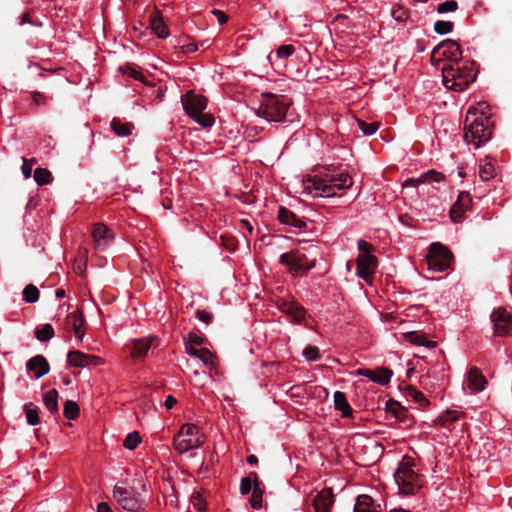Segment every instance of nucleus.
<instances>
[{
  "label": "nucleus",
  "instance_id": "obj_1",
  "mask_svg": "<svg viewBox=\"0 0 512 512\" xmlns=\"http://www.w3.org/2000/svg\"><path fill=\"white\" fill-rule=\"evenodd\" d=\"M336 167L330 165L327 173L322 176H314L304 181L305 189L309 193L314 192V196L332 197L336 195L337 190H346L353 185V179L350 174L345 172L335 173Z\"/></svg>",
  "mask_w": 512,
  "mask_h": 512
},
{
  "label": "nucleus",
  "instance_id": "obj_2",
  "mask_svg": "<svg viewBox=\"0 0 512 512\" xmlns=\"http://www.w3.org/2000/svg\"><path fill=\"white\" fill-rule=\"evenodd\" d=\"M443 84L447 89L463 91L476 79L474 62L458 60L441 67Z\"/></svg>",
  "mask_w": 512,
  "mask_h": 512
},
{
  "label": "nucleus",
  "instance_id": "obj_3",
  "mask_svg": "<svg viewBox=\"0 0 512 512\" xmlns=\"http://www.w3.org/2000/svg\"><path fill=\"white\" fill-rule=\"evenodd\" d=\"M292 104L285 95L266 93L261 95L257 115L269 122H283L288 115V109Z\"/></svg>",
  "mask_w": 512,
  "mask_h": 512
},
{
  "label": "nucleus",
  "instance_id": "obj_4",
  "mask_svg": "<svg viewBox=\"0 0 512 512\" xmlns=\"http://www.w3.org/2000/svg\"><path fill=\"white\" fill-rule=\"evenodd\" d=\"M464 139L468 143H473L476 148L487 142L492 135L489 126V119L481 113L469 111L464 123Z\"/></svg>",
  "mask_w": 512,
  "mask_h": 512
},
{
  "label": "nucleus",
  "instance_id": "obj_5",
  "mask_svg": "<svg viewBox=\"0 0 512 512\" xmlns=\"http://www.w3.org/2000/svg\"><path fill=\"white\" fill-rule=\"evenodd\" d=\"M412 460L404 457L398 464L394 473V479L398 485L400 494L415 495L422 487L420 476L412 469Z\"/></svg>",
  "mask_w": 512,
  "mask_h": 512
},
{
  "label": "nucleus",
  "instance_id": "obj_6",
  "mask_svg": "<svg viewBox=\"0 0 512 512\" xmlns=\"http://www.w3.org/2000/svg\"><path fill=\"white\" fill-rule=\"evenodd\" d=\"M203 434L195 424L186 423L174 436L173 446L179 453L199 448L203 444Z\"/></svg>",
  "mask_w": 512,
  "mask_h": 512
},
{
  "label": "nucleus",
  "instance_id": "obj_7",
  "mask_svg": "<svg viewBox=\"0 0 512 512\" xmlns=\"http://www.w3.org/2000/svg\"><path fill=\"white\" fill-rule=\"evenodd\" d=\"M359 255L356 259L357 275L365 281L371 278L377 267V258L371 255L372 245L365 240L358 241Z\"/></svg>",
  "mask_w": 512,
  "mask_h": 512
},
{
  "label": "nucleus",
  "instance_id": "obj_8",
  "mask_svg": "<svg viewBox=\"0 0 512 512\" xmlns=\"http://www.w3.org/2000/svg\"><path fill=\"white\" fill-rule=\"evenodd\" d=\"M113 498L123 510L129 512H139L143 506L140 493L133 487L116 484L113 488Z\"/></svg>",
  "mask_w": 512,
  "mask_h": 512
},
{
  "label": "nucleus",
  "instance_id": "obj_9",
  "mask_svg": "<svg viewBox=\"0 0 512 512\" xmlns=\"http://www.w3.org/2000/svg\"><path fill=\"white\" fill-rule=\"evenodd\" d=\"M462 51L457 41L453 39H445L441 41L436 47H434L431 60L438 65L443 60H447L449 63H454L458 60H462Z\"/></svg>",
  "mask_w": 512,
  "mask_h": 512
},
{
  "label": "nucleus",
  "instance_id": "obj_10",
  "mask_svg": "<svg viewBox=\"0 0 512 512\" xmlns=\"http://www.w3.org/2000/svg\"><path fill=\"white\" fill-rule=\"evenodd\" d=\"M429 269L436 272L447 270L453 260L451 251L439 242L431 244L427 255Z\"/></svg>",
  "mask_w": 512,
  "mask_h": 512
},
{
  "label": "nucleus",
  "instance_id": "obj_11",
  "mask_svg": "<svg viewBox=\"0 0 512 512\" xmlns=\"http://www.w3.org/2000/svg\"><path fill=\"white\" fill-rule=\"evenodd\" d=\"M280 263L287 266L291 274L296 275L313 269L316 266V259L308 262L306 254L290 251L280 256Z\"/></svg>",
  "mask_w": 512,
  "mask_h": 512
},
{
  "label": "nucleus",
  "instance_id": "obj_12",
  "mask_svg": "<svg viewBox=\"0 0 512 512\" xmlns=\"http://www.w3.org/2000/svg\"><path fill=\"white\" fill-rule=\"evenodd\" d=\"M181 103L185 112L190 117H193L206 109L207 98L196 94L193 90H189L181 97Z\"/></svg>",
  "mask_w": 512,
  "mask_h": 512
},
{
  "label": "nucleus",
  "instance_id": "obj_13",
  "mask_svg": "<svg viewBox=\"0 0 512 512\" xmlns=\"http://www.w3.org/2000/svg\"><path fill=\"white\" fill-rule=\"evenodd\" d=\"M495 333L499 336L512 334V315L503 308L494 310L491 314Z\"/></svg>",
  "mask_w": 512,
  "mask_h": 512
},
{
  "label": "nucleus",
  "instance_id": "obj_14",
  "mask_svg": "<svg viewBox=\"0 0 512 512\" xmlns=\"http://www.w3.org/2000/svg\"><path fill=\"white\" fill-rule=\"evenodd\" d=\"M334 502L335 495L332 488H324L312 498V506L315 512H331Z\"/></svg>",
  "mask_w": 512,
  "mask_h": 512
},
{
  "label": "nucleus",
  "instance_id": "obj_15",
  "mask_svg": "<svg viewBox=\"0 0 512 512\" xmlns=\"http://www.w3.org/2000/svg\"><path fill=\"white\" fill-rule=\"evenodd\" d=\"M67 362L73 367H86L89 365L97 366L103 363V360L95 355L85 354L78 350L69 351Z\"/></svg>",
  "mask_w": 512,
  "mask_h": 512
},
{
  "label": "nucleus",
  "instance_id": "obj_16",
  "mask_svg": "<svg viewBox=\"0 0 512 512\" xmlns=\"http://www.w3.org/2000/svg\"><path fill=\"white\" fill-rule=\"evenodd\" d=\"M94 246L97 250H104L113 239L112 231L104 224L97 223L92 231Z\"/></svg>",
  "mask_w": 512,
  "mask_h": 512
},
{
  "label": "nucleus",
  "instance_id": "obj_17",
  "mask_svg": "<svg viewBox=\"0 0 512 512\" xmlns=\"http://www.w3.org/2000/svg\"><path fill=\"white\" fill-rule=\"evenodd\" d=\"M471 197L468 192H460L456 202L450 209V216L453 222H461L464 213L470 208Z\"/></svg>",
  "mask_w": 512,
  "mask_h": 512
},
{
  "label": "nucleus",
  "instance_id": "obj_18",
  "mask_svg": "<svg viewBox=\"0 0 512 512\" xmlns=\"http://www.w3.org/2000/svg\"><path fill=\"white\" fill-rule=\"evenodd\" d=\"M151 345L152 339L141 338L132 340L131 343L127 344L125 347L129 349L130 357L133 360H143L150 350Z\"/></svg>",
  "mask_w": 512,
  "mask_h": 512
},
{
  "label": "nucleus",
  "instance_id": "obj_19",
  "mask_svg": "<svg viewBox=\"0 0 512 512\" xmlns=\"http://www.w3.org/2000/svg\"><path fill=\"white\" fill-rule=\"evenodd\" d=\"M356 373L357 375L367 377L371 381L380 385H387L393 375V371L385 367H381L376 370L359 369Z\"/></svg>",
  "mask_w": 512,
  "mask_h": 512
},
{
  "label": "nucleus",
  "instance_id": "obj_20",
  "mask_svg": "<svg viewBox=\"0 0 512 512\" xmlns=\"http://www.w3.org/2000/svg\"><path fill=\"white\" fill-rule=\"evenodd\" d=\"M26 369L32 372L36 379H39L49 372L50 366L43 355H36L27 361Z\"/></svg>",
  "mask_w": 512,
  "mask_h": 512
},
{
  "label": "nucleus",
  "instance_id": "obj_21",
  "mask_svg": "<svg viewBox=\"0 0 512 512\" xmlns=\"http://www.w3.org/2000/svg\"><path fill=\"white\" fill-rule=\"evenodd\" d=\"M278 220L282 224L290 225L299 229L305 228L307 226V223L302 218L285 207L279 208Z\"/></svg>",
  "mask_w": 512,
  "mask_h": 512
},
{
  "label": "nucleus",
  "instance_id": "obj_22",
  "mask_svg": "<svg viewBox=\"0 0 512 512\" xmlns=\"http://www.w3.org/2000/svg\"><path fill=\"white\" fill-rule=\"evenodd\" d=\"M487 380L477 367H471L468 372V388L477 393L484 390Z\"/></svg>",
  "mask_w": 512,
  "mask_h": 512
},
{
  "label": "nucleus",
  "instance_id": "obj_23",
  "mask_svg": "<svg viewBox=\"0 0 512 512\" xmlns=\"http://www.w3.org/2000/svg\"><path fill=\"white\" fill-rule=\"evenodd\" d=\"M354 512H381V508L379 504L375 503L372 497L362 494L357 497Z\"/></svg>",
  "mask_w": 512,
  "mask_h": 512
},
{
  "label": "nucleus",
  "instance_id": "obj_24",
  "mask_svg": "<svg viewBox=\"0 0 512 512\" xmlns=\"http://www.w3.org/2000/svg\"><path fill=\"white\" fill-rule=\"evenodd\" d=\"M68 322L72 325L73 332L76 338L82 340L84 337L85 331L83 329V325L85 323L83 314L80 310H76L67 316Z\"/></svg>",
  "mask_w": 512,
  "mask_h": 512
},
{
  "label": "nucleus",
  "instance_id": "obj_25",
  "mask_svg": "<svg viewBox=\"0 0 512 512\" xmlns=\"http://www.w3.org/2000/svg\"><path fill=\"white\" fill-rule=\"evenodd\" d=\"M334 407L336 410L341 411L342 417L347 418L352 416L353 410L347 401L345 393L341 391L334 393Z\"/></svg>",
  "mask_w": 512,
  "mask_h": 512
},
{
  "label": "nucleus",
  "instance_id": "obj_26",
  "mask_svg": "<svg viewBox=\"0 0 512 512\" xmlns=\"http://www.w3.org/2000/svg\"><path fill=\"white\" fill-rule=\"evenodd\" d=\"M151 28L159 38H166L169 35V30L158 12H153L150 15Z\"/></svg>",
  "mask_w": 512,
  "mask_h": 512
},
{
  "label": "nucleus",
  "instance_id": "obj_27",
  "mask_svg": "<svg viewBox=\"0 0 512 512\" xmlns=\"http://www.w3.org/2000/svg\"><path fill=\"white\" fill-rule=\"evenodd\" d=\"M387 411L392 413L395 418L402 422H406L409 416L408 410L399 402L394 400H389L387 402Z\"/></svg>",
  "mask_w": 512,
  "mask_h": 512
},
{
  "label": "nucleus",
  "instance_id": "obj_28",
  "mask_svg": "<svg viewBox=\"0 0 512 512\" xmlns=\"http://www.w3.org/2000/svg\"><path fill=\"white\" fill-rule=\"evenodd\" d=\"M405 338L412 344L433 348L436 346L434 341L428 340L424 334L418 332H408L405 334Z\"/></svg>",
  "mask_w": 512,
  "mask_h": 512
},
{
  "label": "nucleus",
  "instance_id": "obj_29",
  "mask_svg": "<svg viewBox=\"0 0 512 512\" xmlns=\"http://www.w3.org/2000/svg\"><path fill=\"white\" fill-rule=\"evenodd\" d=\"M43 402L46 408L51 413L58 412V391L56 389H51L48 392L43 394Z\"/></svg>",
  "mask_w": 512,
  "mask_h": 512
},
{
  "label": "nucleus",
  "instance_id": "obj_30",
  "mask_svg": "<svg viewBox=\"0 0 512 512\" xmlns=\"http://www.w3.org/2000/svg\"><path fill=\"white\" fill-rule=\"evenodd\" d=\"M256 482H260L259 476L256 472H250L247 477H243L240 482V493L247 495L253 490Z\"/></svg>",
  "mask_w": 512,
  "mask_h": 512
},
{
  "label": "nucleus",
  "instance_id": "obj_31",
  "mask_svg": "<svg viewBox=\"0 0 512 512\" xmlns=\"http://www.w3.org/2000/svg\"><path fill=\"white\" fill-rule=\"evenodd\" d=\"M111 128L114 133L118 136L124 137L131 134V130L133 128V124L131 123H123L118 118H113L111 121Z\"/></svg>",
  "mask_w": 512,
  "mask_h": 512
},
{
  "label": "nucleus",
  "instance_id": "obj_32",
  "mask_svg": "<svg viewBox=\"0 0 512 512\" xmlns=\"http://www.w3.org/2000/svg\"><path fill=\"white\" fill-rule=\"evenodd\" d=\"M24 412L26 414L27 423L31 426L39 424V407L33 403H27L24 405Z\"/></svg>",
  "mask_w": 512,
  "mask_h": 512
},
{
  "label": "nucleus",
  "instance_id": "obj_33",
  "mask_svg": "<svg viewBox=\"0 0 512 512\" xmlns=\"http://www.w3.org/2000/svg\"><path fill=\"white\" fill-rule=\"evenodd\" d=\"M264 493V489L262 487V482H256L253 486L252 495L250 498V504L254 509H260L262 507V496Z\"/></svg>",
  "mask_w": 512,
  "mask_h": 512
},
{
  "label": "nucleus",
  "instance_id": "obj_34",
  "mask_svg": "<svg viewBox=\"0 0 512 512\" xmlns=\"http://www.w3.org/2000/svg\"><path fill=\"white\" fill-rule=\"evenodd\" d=\"M286 315H288L294 322L300 323L305 318V309L301 304L293 302L289 307V310H286Z\"/></svg>",
  "mask_w": 512,
  "mask_h": 512
},
{
  "label": "nucleus",
  "instance_id": "obj_35",
  "mask_svg": "<svg viewBox=\"0 0 512 512\" xmlns=\"http://www.w3.org/2000/svg\"><path fill=\"white\" fill-rule=\"evenodd\" d=\"M294 52H295V47L293 45H291V44L281 45L275 51V55H273L272 53L269 55V60L273 64L275 61L274 58H276V60H283V59H286L289 56H291Z\"/></svg>",
  "mask_w": 512,
  "mask_h": 512
},
{
  "label": "nucleus",
  "instance_id": "obj_36",
  "mask_svg": "<svg viewBox=\"0 0 512 512\" xmlns=\"http://www.w3.org/2000/svg\"><path fill=\"white\" fill-rule=\"evenodd\" d=\"M34 180L40 186L49 184L52 182L53 177L51 172L45 168H37L34 171Z\"/></svg>",
  "mask_w": 512,
  "mask_h": 512
},
{
  "label": "nucleus",
  "instance_id": "obj_37",
  "mask_svg": "<svg viewBox=\"0 0 512 512\" xmlns=\"http://www.w3.org/2000/svg\"><path fill=\"white\" fill-rule=\"evenodd\" d=\"M39 290L33 284H28L24 287L23 290V299L27 303H35L39 299Z\"/></svg>",
  "mask_w": 512,
  "mask_h": 512
},
{
  "label": "nucleus",
  "instance_id": "obj_38",
  "mask_svg": "<svg viewBox=\"0 0 512 512\" xmlns=\"http://www.w3.org/2000/svg\"><path fill=\"white\" fill-rule=\"evenodd\" d=\"M406 394L415 402L419 403L422 407H426L429 405V400L423 395V393L411 385L407 387Z\"/></svg>",
  "mask_w": 512,
  "mask_h": 512
},
{
  "label": "nucleus",
  "instance_id": "obj_39",
  "mask_svg": "<svg viewBox=\"0 0 512 512\" xmlns=\"http://www.w3.org/2000/svg\"><path fill=\"white\" fill-rule=\"evenodd\" d=\"M35 336L41 342L48 341L54 336V328L51 324H44L36 329Z\"/></svg>",
  "mask_w": 512,
  "mask_h": 512
},
{
  "label": "nucleus",
  "instance_id": "obj_40",
  "mask_svg": "<svg viewBox=\"0 0 512 512\" xmlns=\"http://www.w3.org/2000/svg\"><path fill=\"white\" fill-rule=\"evenodd\" d=\"M63 414L67 419H76L79 416V405L75 401L67 400L64 404Z\"/></svg>",
  "mask_w": 512,
  "mask_h": 512
},
{
  "label": "nucleus",
  "instance_id": "obj_41",
  "mask_svg": "<svg viewBox=\"0 0 512 512\" xmlns=\"http://www.w3.org/2000/svg\"><path fill=\"white\" fill-rule=\"evenodd\" d=\"M459 418V414L457 411L453 410H447L444 413H442L437 418V422L443 426H448L449 424L457 421Z\"/></svg>",
  "mask_w": 512,
  "mask_h": 512
},
{
  "label": "nucleus",
  "instance_id": "obj_42",
  "mask_svg": "<svg viewBox=\"0 0 512 512\" xmlns=\"http://www.w3.org/2000/svg\"><path fill=\"white\" fill-rule=\"evenodd\" d=\"M359 129L367 136L373 135L379 128L378 122L367 123L364 120L357 119Z\"/></svg>",
  "mask_w": 512,
  "mask_h": 512
},
{
  "label": "nucleus",
  "instance_id": "obj_43",
  "mask_svg": "<svg viewBox=\"0 0 512 512\" xmlns=\"http://www.w3.org/2000/svg\"><path fill=\"white\" fill-rule=\"evenodd\" d=\"M141 442V437H140V434L137 432V431H134L132 433H129L124 442H123V446L126 448V449H129V450H133L135 449L138 444Z\"/></svg>",
  "mask_w": 512,
  "mask_h": 512
},
{
  "label": "nucleus",
  "instance_id": "obj_44",
  "mask_svg": "<svg viewBox=\"0 0 512 512\" xmlns=\"http://www.w3.org/2000/svg\"><path fill=\"white\" fill-rule=\"evenodd\" d=\"M191 118L204 128L211 127L215 121L213 115L208 113L205 114L203 112H200L198 115H194Z\"/></svg>",
  "mask_w": 512,
  "mask_h": 512
},
{
  "label": "nucleus",
  "instance_id": "obj_45",
  "mask_svg": "<svg viewBox=\"0 0 512 512\" xmlns=\"http://www.w3.org/2000/svg\"><path fill=\"white\" fill-rule=\"evenodd\" d=\"M495 175V168L491 162H487L480 166L479 176L483 181H488Z\"/></svg>",
  "mask_w": 512,
  "mask_h": 512
},
{
  "label": "nucleus",
  "instance_id": "obj_46",
  "mask_svg": "<svg viewBox=\"0 0 512 512\" xmlns=\"http://www.w3.org/2000/svg\"><path fill=\"white\" fill-rule=\"evenodd\" d=\"M453 28L454 24L450 21L438 20L434 24V31L440 35L452 32Z\"/></svg>",
  "mask_w": 512,
  "mask_h": 512
},
{
  "label": "nucleus",
  "instance_id": "obj_47",
  "mask_svg": "<svg viewBox=\"0 0 512 512\" xmlns=\"http://www.w3.org/2000/svg\"><path fill=\"white\" fill-rule=\"evenodd\" d=\"M441 180H443V174L434 170H430L429 172L424 173L421 175L420 179H418V181L421 183L440 182Z\"/></svg>",
  "mask_w": 512,
  "mask_h": 512
},
{
  "label": "nucleus",
  "instance_id": "obj_48",
  "mask_svg": "<svg viewBox=\"0 0 512 512\" xmlns=\"http://www.w3.org/2000/svg\"><path fill=\"white\" fill-rule=\"evenodd\" d=\"M199 360H201L203 362L204 365L210 367V366H213V358H214V355L212 352H210L208 349L206 348H202L199 350V354L197 355V357Z\"/></svg>",
  "mask_w": 512,
  "mask_h": 512
},
{
  "label": "nucleus",
  "instance_id": "obj_49",
  "mask_svg": "<svg viewBox=\"0 0 512 512\" xmlns=\"http://www.w3.org/2000/svg\"><path fill=\"white\" fill-rule=\"evenodd\" d=\"M458 8V3L455 0L440 3L437 7L438 13L454 12Z\"/></svg>",
  "mask_w": 512,
  "mask_h": 512
},
{
  "label": "nucleus",
  "instance_id": "obj_50",
  "mask_svg": "<svg viewBox=\"0 0 512 512\" xmlns=\"http://www.w3.org/2000/svg\"><path fill=\"white\" fill-rule=\"evenodd\" d=\"M185 343H189L193 346H200L205 342V338L196 333L190 332L187 334V337L184 338Z\"/></svg>",
  "mask_w": 512,
  "mask_h": 512
},
{
  "label": "nucleus",
  "instance_id": "obj_51",
  "mask_svg": "<svg viewBox=\"0 0 512 512\" xmlns=\"http://www.w3.org/2000/svg\"><path fill=\"white\" fill-rule=\"evenodd\" d=\"M303 355L309 361H316L319 359V350L315 346H307L303 350Z\"/></svg>",
  "mask_w": 512,
  "mask_h": 512
},
{
  "label": "nucleus",
  "instance_id": "obj_52",
  "mask_svg": "<svg viewBox=\"0 0 512 512\" xmlns=\"http://www.w3.org/2000/svg\"><path fill=\"white\" fill-rule=\"evenodd\" d=\"M36 163V159H31L30 161L23 158V165L21 167L23 176L28 179L32 175V165Z\"/></svg>",
  "mask_w": 512,
  "mask_h": 512
},
{
  "label": "nucleus",
  "instance_id": "obj_53",
  "mask_svg": "<svg viewBox=\"0 0 512 512\" xmlns=\"http://www.w3.org/2000/svg\"><path fill=\"white\" fill-rule=\"evenodd\" d=\"M392 17L398 22H404L408 18L407 11L402 7L392 10Z\"/></svg>",
  "mask_w": 512,
  "mask_h": 512
},
{
  "label": "nucleus",
  "instance_id": "obj_54",
  "mask_svg": "<svg viewBox=\"0 0 512 512\" xmlns=\"http://www.w3.org/2000/svg\"><path fill=\"white\" fill-rule=\"evenodd\" d=\"M124 72L136 80L143 81L144 79L143 74L135 70V68H133L132 66H127L124 69Z\"/></svg>",
  "mask_w": 512,
  "mask_h": 512
},
{
  "label": "nucleus",
  "instance_id": "obj_55",
  "mask_svg": "<svg viewBox=\"0 0 512 512\" xmlns=\"http://www.w3.org/2000/svg\"><path fill=\"white\" fill-rule=\"evenodd\" d=\"M196 315L200 321L206 324H210L212 321V314L206 312L205 310H197Z\"/></svg>",
  "mask_w": 512,
  "mask_h": 512
},
{
  "label": "nucleus",
  "instance_id": "obj_56",
  "mask_svg": "<svg viewBox=\"0 0 512 512\" xmlns=\"http://www.w3.org/2000/svg\"><path fill=\"white\" fill-rule=\"evenodd\" d=\"M212 13L217 17L220 25L227 23L228 16L221 10H213Z\"/></svg>",
  "mask_w": 512,
  "mask_h": 512
},
{
  "label": "nucleus",
  "instance_id": "obj_57",
  "mask_svg": "<svg viewBox=\"0 0 512 512\" xmlns=\"http://www.w3.org/2000/svg\"><path fill=\"white\" fill-rule=\"evenodd\" d=\"M177 403V400L175 397H173L172 395H168L165 402H164V405L165 407L170 410L174 407V405Z\"/></svg>",
  "mask_w": 512,
  "mask_h": 512
},
{
  "label": "nucleus",
  "instance_id": "obj_58",
  "mask_svg": "<svg viewBox=\"0 0 512 512\" xmlns=\"http://www.w3.org/2000/svg\"><path fill=\"white\" fill-rule=\"evenodd\" d=\"M185 348L187 353L193 357H197V355L199 354L200 349H197L195 346L190 345L189 343H185Z\"/></svg>",
  "mask_w": 512,
  "mask_h": 512
},
{
  "label": "nucleus",
  "instance_id": "obj_59",
  "mask_svg": "<svg viewBox=\"0 0 512 512\" xmlns=\"http://www.w3.org/2000/svg\"><path fill=\"white\" fill-rule=\"evenodd\" d=\"M294 301L280 300L278 303L279 309L286 314V310H289V307Z\"/></svg>",
  "mask_w": 512,
  "mask_h": 512
},
{
  "label": "nucleus",
  "instance_id": "obj_60",
  "mask_svg": "<svg viewBox=\"0 0 512 512\" xmlns=\"http://www.w3.org/2000/svg\"><path fill=\"white\" fill-rule=\"evenodd\" d=\"M97 512H114L110 505L106 502H101L97 505Z\"/></svg>",
  "mask_w": 512,
  "mask_h": 512
},
{
  "label": "nucleus",
  "instance_id": "obj_61",
  "mask_svg": "<svg viewBox=\"0 0 512 512\" xmlns=\"http://www.w3.org/2000/svg\"><path fill=\"white\" fill-rule=\"evenodd\" d=\"M198 49L195 43H189L187 45L182 46V50L184 53H194Z\"/></svg>",
  "mask_w": 512,
  "mask_h": 512
},
{
  "label": "nucleus",
  "instance_id": "obj_62",
  "mask_svg": "<svg viewBox=\"0 0 512 512\" xmlns=\"http://www.w3.org/2000/svg\"><path fill=\"white\" fill-rule=\"evenodd\" d=\"M241 225L248 231L250 235L253 233V226L248 220H241Z\"/></svg>",
  "mask_w": 512,
  "mask_h": 512
},
{
  "label": "nucleus",
  "instance_id": "obj_63",
  "mask_svg": "<svg viewBox=\"0 0 512 512\" xmlns=\"http://www.w3.org/2000/svg\"><path fill=\"white\" fill-rule=\"evenodd\" d=\"M247 462L251 465H256L258 463V458L255 455H249L247 457Z\"/></svg>",
  "mask_w": 512,
  "mask_h": 512
},
{
  "label": "nucleus",
  "instance_id": "obj_64",
  "mask_svg": "<svg viewBox=\"0 0 512 512\" xmlns=\"http://www.w3.org/2000/svg\"><path fill=\"white\" fill-rule=\"evenodd\" d=\"M55 294H56L57 298H63L65 296V290L64 289H57Z\"/></svg>",
  "mask_w": 512,
  "mask_h": 512
}]
</instances>
